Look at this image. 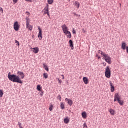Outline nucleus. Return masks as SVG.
<instances>
[{"instance_id": "obj_43", "label": "nucleus", "mask_w": 128, "mask_h": 128, "mask_svg": "<svg viewBox=\"0 0 128 128\" xmlns=\"http://www.w3.org/2000/svg\"><path fill=\"white\" fill-rule=\"evenodd\" d=\"M77 16H78V18H80V14H77Z\"/></svg>"}, {"instance_id": "obj_21", "label": "nucleus", "mask_w": 128, "mask_h": 128, "mask_svg": "<svg viewBox=\"0 0 128 128\" xmlns=\"http://www.w3.org/2000/svg\"><path fill=\"white\" fill-rule=\"evenodd\" d=\"M60 108L62 110H64V104L63 102H61L60 103Z\"/></svg>"}, {"instance_id": "obj_13", "label": "nucleus", "mask_w": 128, "mask_h": 128, "mask_svg": "<svg viewBox=\"0 0 128 128\" xmlns=\"http://www.w3.org/2000/svg\"><path fill=\"white\" fill-rule=\"evenodd\" d=\"M65 34H66V36L68 38H72V34H70V31H68L64 33Z\"/></svg>"}, {"instance_id": "obj_16", "label": "nucleus", "mask_w": 128, "mask_h": 128, "mask_svg": "<svg viewBox=\"0 0 128 128\" xmlns=\"http://www.w3.org/2000/svg\"><path fill=\"white\" fill-rule=\"evenodd\" d=\"M108 112H110V114H112V116H114V114L116 112V111L112 108H110L108 109Z\"/></svg>"}, {"instance_id": "obj_45", "label": "nucleus", "mask_w": 128, "mask_h": 128, "mask_svg": "<svg viewBox=\"0 0 128 128\" xmlns=\"http://www.w3.org/2000/svg\"><path fill=\"white\" fill-rule=\"evenodd\" d=\"M104 66H106V63H104Z\"/></svg>"}, {"instance_id": "obj_24", "label": "nucleus", "mask_w": 128, "mask_h": 128, "mask_svg": "<svg viewBox=\"0 0 128 128\" xmlns=\"http://www.w3.org/2000/svg\"><path fill=\"white\" fill-rule=\"evenodd\" d=\"M118 102L120 104V106H122V104H124V102L122 100H120V99H119L118 100Z\"/></svg>"}, {"instance_id": "obj_37", "label": "nucleus", "mask_w": 128, "mask_h": 128, "mask_svg": "<svg viewBox=\"0 0 128 128\" xmlns=\"http://www.w3.org/2000/svg\"><path fill=\"white\" fill-rule=\"evenodd\" d=\"M15 42L16 44H18V46H20V42H18V40H16Z\"/></svg>"}, {"instance_id": "obj_12", "label": "nucleus", "mask_w": 128, "mask_h": 128, "mask_svg": "<svg viewBox=\"0 0 128 128\" xmlns=\"http://www.w3.org/2000/svg\"><path fill=\"white\" fill-rule=\"evenodd\" d=\"M83 82L85 84H88V79L86 77H84Z\"/></svg>"}, {"instance_id": "obj_2", "label": "nucleus", "mask_w": 128, "mask_h": 128, "mask_svg": "<svg viewBox=\"0 0 128 128\" xmlns=\"http://www.w3.org/2000/svg\"><path fill=\"white\" fill-rule=\"evenodd\" d=\"M98 54H102L104 56V60H105L106 62H108V64H110L112 62V58L110 57V56H108V54H106L104 52L100 50H98Z\"/></svg>"}, {"instance_id": "obj_9", "label": "nucleus", "mask_w": 128, "mask_h": 128, "mask_svg": "<svg viewBox=\"0 0 128 128\" xmlns=\"http://www.w3.org/2000/svg\"><path fill=\"white\" fill-rule=\"evenodd\" d=\"M26 28L28 30H32V26L30 24V23H27L26 24Z\"/></svg>"}, {"instance_id": "obj_27", "label": "nucleus", "mask_w": 128, "mask_h": 128, "mask_svg": "<svg viewBox=\"0 0 128 128\" xmlns=\"http://www.w3.org/2000/svg\"><path fill=\"white\" fill-rule=\"evenodd\" d=\"M52 108H54V106L52 104L50 105L49 108V110H50V112L52 110Z\"/></svg>"}, {"instance_id": "obj_32", "label": "nucleus", "mask_w": 128, "mask_h": 128, "mask_svg": "<svg viewBox=\"0 0 128 128\" xmlns=\"http://www.w3.org/2000/svg\"><path fill=\"white\" fill-rule=\"evenodd\" d=\"M40 95L41 96H44V91H41Z\"/></svg>"}, {"instance_id": "obj_31", "label": "nucleus", "mask_w": 128, "mask_h": 128, "mask_svg": "<svg viewBox=\"0 0 128 128\" xmlns=\"http://www.w3.org/2000/svg\"><path fill=\"white\" fill-rule=\"evenodd\" d=\"M83 126H83L84 128H88V126H86V122L84 124Z\"/></svg>"}, {"instance_id": "obj_42", "label": "nucleus", "mask_w": 128, "mask_h": 128, "mask_svg": "<svg viewBox=\"0 0 128 128\" xmlns=\"http://www.w3.org/2000/svg\"><path fill=\"white\" fill-rule=\"evenodd\" d=\"M126 52L128 54V46L126 47Z\"/></svg>"}, {"instance_id": "obj_35", "label": "nucleus", "mask_w": 128, "mask_h": 128, "mask_svg": "<svg viewBox=\"0 0 128 128\" xmlns=\"http://www.w3.org/2000/svg\"><path fill=\"white\" fill-rule=\"evenodd\" d=\"M26 14H27V16H30V12H26Z\"/></svg>"}, {"instance_id": "obj_38", "label": "nucleus", "mask_w": 128, "mask_h": 128, "mask_svg": "<svg viewBox=\"0 0 128 128\" xmlns=\"http://www.w3.org/2000/svg\"><path fill=\"white\" fill-rule=\"evenodd\" d=\"M0 10H2V13L4 14V10H2V8H0Z\"/></svg>"}, {"instance_id": "obj_46", "label": "nucleus", "mask_w": 128, "mask_h": 128, "mask_svg": "<svg viewBox=\"0 0 128 128\" xmlns=\"http://www.w3.org/2000/svg\"><path fill=\"white\" fill-rule=\"evenodd\" d=\"M19 128H22V126H21V127H19Z\"/></svg>"}, {"instance_id": "obj_7", "label": "nucleus", "mask_w": 128, "mask_h": 128, "mask_svg": "<svg viewBox=\"0 0 128 128\" xmlns=\"http://www.w3.org/2000/svg\"><path fill=\"white\" fill-rule=\"evenodd\" d=\"M38 30H39V32L38 34V38H40V40H42V29L40 27L38 28Z\"/></svg>"}, {"instance_id": "obj_1", "label": "nucleus", "mask_w": 128, "mask_h": 128, "mask_svg": "<svg viewBox=\"0 0 128 128\" xmlns=\"http://www.w3.org/2000/svg\"><path fill=\"white\" fill-rule=\"evenodd\" d=\"M18 76L16 74H11L10 72L8 74V78L10 80L13 82H18V84H22V80L24 78V72L18 71L17 72ZM22 79V80H21Z\"/></svg>"}, {"instance_id": "obj_41", "label": "nucleus", "mask_w": 128, "mask_h": 128, "mask_svg": "<svg viewBox=\"0 0 128 128\" xmlns=\"http://www.w3.org/2000/svg\"><path fill=\"white\" fill-rule=\"evenodd\" d=\"M61 76H62V79L64 80V74L61 75Z\"/></svg>"}, {"instance_id": "obj_30", "label": "nucleus", "mask_w": 128, "mask_h": 128, "mask_svg": "<svg viewBox=\"0 0 128 128\" xmlns=\"http://www.w3.org/2000/svg\"><path fill=\"white\" fill-rule=\"evenodd\" d=\"M44 68H45L47 72H48V68L46 66V64L44 65Z\"/></svg>"}, {"instance_id": "obj_10", "label": "nucleus", "mask_w": 128, "mask_h": 128, "mask_svg": "<svg viewBox=\"0 0 128 128\" xmlns=\"http://www.w3.org/2000/svg\"><path fill=\"white\" fill-rule=\"evenodd\" d=\"M32 52H34V54H38V52H40V49L38 47L32 48Z\"/></svg>"}, {"instance_id": "obj_39", "label": "nucleus", "mask_w": 128, "mask_h": 128, "mask_svg": "<svg viewBox=\"0 0 128 128\" xmlns=\"http://www.w3.org/2000/svg\"><path fill=\"white\" fill-rule=\"evenodd\" d=\"M72 14H74V16H78V14H76V12H73Z\"/></svg>"}, {"instance_id": "obj_4", "label": "nucleus", "mask_w": 128, "mask_h": 128, "mask_svg": "<svg viewBox=\"0 0 128 128\" xmlns=\"http://www.w3.org/2000/svg\"><path fill=\"white\" fill-rule=\"evenodd\" d=\"M20 24H18V22H16L14 24V30L18 31V30H20Z\"/></svg>"}, {"instance_id": "obj_19", "label": "nucleus", "mask_w": 128, "mask_h": 128, "mask_svg": "<svg viewBox=\"0 0 128 128\" xmlns=\"http://www.w3.org/2000/svg\"><path fill=\"white\" fill-rule=\"evenodd\" d=\"M70 122V120L68 119V118H65L64 120V124H68V122Z\"/></svg>"}, {"instance_id": "obj_34", "label": "nucleus", "mask_w": 128, "mask_h": 128, "mask_svg": "<svg viewBox=\"0 0 128 128\" xmlns=\"http://www.w3.org/2000/svg\"><path fill=\"white\" fill-rule=\"evenodd\" d=\"M18 0H12V2L14 4H16V2H18Z\"/></svg>"}, {"instance_id": "obj_40", "label": "nucleus", "mask_w": 128, "mask_h": 128, "mask_svg": "<svg viewBox=\"0 0 128 128\" xmlns=\"http://www.w3.org/2000/svg\"><path fill=\"white\" fill-rule=\"evenodd\" d=\"M72 32V34H76V30H74V28H73Z\"/></svg>"}, {"instance_id": "obj_25", "label": "nucleus", "mask_w": 128, "mask_h": 128, "mask_svg": "<svg viewBox=\"0 0 128 128\" xmlns=\"http://www.w3.org/2000/svg\"><path fill=\"white\" fill-rule=\"evenodd\" d=\"M48 2L49 4H52L54 2V0H48Z\"/></svg>"}, {"instance_id": "obj_22", "label": "nucleus", "mask_w": 128, "mask_h": 128, "mask_svg": "<svg viewBox=\"0 0 128 128\" xmlns=\"http://www.w3.org/2000/svg\"><path fill=\"white\" fill-rule=\"evenodd\" d=\"M43 77L44 78H48V73H44L43 74Z\"/></svg>"}, {"instance_id": "obj_23", "label": "nucleus", "mask_w": 128, "mask_h": 128, "mask_svg": "<svg viewBox=\"0 0 128 128\" xmlns=\"http://www.w3.org/2000/svg\"><path fill=\"white\" fill-rule=\"evenodd\" d=\"M36 90H39V92H40V90H42V87H40V85H37Z\"/></svg>"}, {"instance_id": "obj_11", "label": "nucleus", "mask_w": 128, "mask_h": 128, "mask_svg": "<svg viewBox=\"0 0 128 128\" xmlns=\"http://www.w3.org/2000/svg\"><path fill=\"white\" fill-rule=\"evenodd\" d=\"M65 100H66V102H68V104H69L70 106H72V100L68 98H66L65 99Z\"/></svg>"}, {"instance_id": "obj_44", "label": "nucleus", "mask_w": 128, "mask_h": 128, "mask_svg": "<svg viewBox=\"0 0 128 128\" xmlns=\"http://www.w3.org/2000/svg\"><path fill=\"white\" fill-rule=\"evenodd\" d=\"M26 2H30V0H25Z\"/></svg>"}, {"instance_id": "obj_36", "label": "nucleus", "mask_w": 128, "mask_h": 128, "mask_svg": "<svg viewBox=\"0 0 128 128\" xmlns=\"http://www.w3.org/2000/svg\"><path fill=\"white\" fill-rule=\"evenodd\" d=\"M58 82L59 84H62V80H60V78L58 79Z\"/></svg>"}, {"instance_id": "obj_20", "label": "nucleus", "mask_w": 128, "mask_h": 128, "mask_svg": "<svg viewBox=\"0 0 128 128\" xmlns=\"http://www.w3.org/2000/svg\"><path fill=\"white\" fill-rule=\"evenodd\" d=\"M74 4L76 5V8H80V3H79L78 2L76 1V2H74Z\"/></svg>"}, {"instance_id": "obj_29", "label": "nucleus", "mask_w": 128, "mask_h": 128, "mask_svg": "<svg viewBox=\"0 0 128 128\" xmlns=\"http://www.w3.org/2000/svg\"><path fill=\"white\" fill-rule=\"evenodd\" d=\"M4 94V92H2V90H0V96H2Z\"/></svg>"}, {"instance_id": "obj_8", "label": "nucleus", "mask_w": 128, "mask_h": 128, "mask_svg": "<svg viewBox=\"0 0 128 128\" xmlns=\"http://www.w3.org/2000/svg\"><path fill=\"white\" fill-rule=\"evenodd\" d=\"M120 100V95L118 94H116L114 96V102H116V100Z\"/></svg>"}, {"instance_id": "obj_33", "label": "nucleus", "mask_w": 128, "mask_h": 128, "mask_svg": "<svg viewBox=\"0 0 128 128\" xmlns=\"http://www.w3.org/2000/svg\"><path fill=\"white\" fill-rule=\"evenodd\" d=\"M18 126H19V128H20L22 126V123L20 122H18Z\"/></svg>"}, {"instance_id": "obj_15", "label": "nucleus", "mask_w": 128, "mask_h": 128, "mask_svg": "<svg viewBox=\"0 0 128 128\" xmlns=\"http://www.w3.org/2000/svg\"><path fill=\"white\" fill-rule=\"evenodd\" d=\"M121 48L122 50H126V44L124 42H122Z\"/></svg>"}, {"instance_id": "obj_28", "label": "nucleus", "mask_w": 128, "mask_h": 128, "mask_svg": "<svg viewBox=\"0 0 128 128\" xmlns=\"http://www.w3.org/2000/svg\"><path fill=\"white\" fill-rule=\"evenodd\" d=\"M57 98L59 100L60 102H61L62 100V96H60V95H58L57 96Z\"/></svg>"}, {"instance_id": "obj_18", "label": "nucleus", "mask_w": 128, "mask_h": 128, "mask_svg": "<svg viewBox=\"0 0 128 128\" xmlns=\"http://www.w3.org/2000/svg\"><path fill=\"white\" fill-rule=\"evenodd\" d=\"M110 86H111V92H114V86H112V82L110 83Z\"/></svg>"}, {"instance_id": "obj_26", "label": "nucleus", "mask_w": 128, "mask_h": 128, "mask_svg": "<svg viewBox=\"0 0 128 128\" xmlns=\"http://www.w3.org/2000/svg\"><path fill=\"white\" fill-rule=\"evenodd\" d=\"M26 24H30V18H28V17H26Z\"/></svg>"}, {"instance_id": "obj_17", "label": "nucleus", "mask_w": 128, "mask_h": 128, "mask_svg": "<svg viewBox=\"0 0 128 128\" xmlns=\"http://www.w3.org/2000/svg\"><path fill=\"white\" fill-rule=\"evenodd\" d=\"M82 118H86V112H84L82 113Z\"/></svg>"}, {"instance_id": "obj_14", "label": "nucleus", "mask_w": 128, "mask_h": 128, "mask_svg": "<svg viewBox=\"0 0 128 128\" xmlns=\"http://www.w3.org/2000/svg\"><path fill=\"white\" fill-rule=\"evenodd\" d=\"M69 44H70V49L71 50H74V44H73L72 40H69Z\"/></svg>"}, {"instance_id": "obj_5", "label": "nucleus", "mask_w": 128, "mask_h": 128, "mask_svg": "<svg viewBox=\"0 0 128 128\" xmlns=\"http://www.w3.org/2000/svg\"><path fill=\"white\" fill-rule=\"evenodd\" d=\"M44 14H47L48 16H50V12H48V4H46V6L44 9Z\"/></svg>"}, {"instance_id": "obj_3", "label": "nucleus", "mask_w": 128, "mask_h": 128, "mask_svg": "<svg viewBox=\"0 0 128 128\" xmlns=\"http://www.w3.org/2000/svg\"><path fill=\"white\" fill-rule=\"evenodd\" d=\"M105 76L108 78H110V66H107L105 69Z\"/></svg>"}, {"instance_id": "obj_6", "label": "nucleus", "mask_w": 128, "mask_h": 128, "mask_svg": "<svg viewBox=\"0 0 128 128\" xmlns=\"http://www.w3.org/2000/svg\"><path fill=\"white\" fill-rule=\"evenodd\" d=\"M62 28L64 34H66L67 32H68V26H66V24L62 25Z\"/></svg>"}, {"instance_id": "obj_47", "label": "nucleus", "mask_w": 128, "mask_h": 128, "mask_svg": "<svg viewBox=\"0 0 128 128\" xmlns=\"http://www.w3.org/2000/svg\"><path fill=\"white\" fill-rule=\"evenodd\" d=\"M68 2H70V0H68Z\"/></svg>"}]
</instances>
